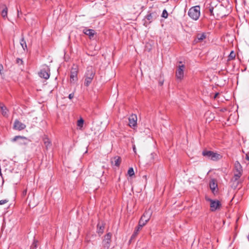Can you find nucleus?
Instances as JSON below:
<instances>
[{
	"label": "nucleus",
	"instance_id": "393cba45",
	"mask_svg": "<svg viewBox=\"0 0 249 249\" xmlns=\"http://www.w3.org/2000/svg\"><path fill=\"white\" fill-rule=\"evenodd\" d=\"M143 226H140V224H138L137 227H136L131 237V240L134 239L138 235L139 231Z\"/></svg>",
	"mask_w": 249,
	"mask_h": 249
},
{
	"label": "nucleus",
	"instance_id": "423d86ee",
	"mask_svg": "<svg viewBox=\"0 0 249 249\" xmlns=\"http://www.w3.org/2000/svg\"><path fill=\"white\" fill-rule=\"evenodd\" d=\"M240 174V173L234 174L233 177L231 180V187L233 189H236L239 184L242 183V181L239 180V178L241 176Z\"/></svg>",
	"mask_w": 249,
	"mask_h": 249
},
{
	"label": "nucleus",
	"instance_id": "6ab92c4d",
	"mask_svg": "<svg viewBox=\"0 0 249 249\" xmlns=\"http://www.w3.org/2000/svg\"><path fill=\"white\" fill-rule=\"evenodd\" d=\"M0 108L1 109V114L2 115L4 116V117H8V109H7V108L5 106V105L2 104V103H1L0 102Z\"/></svg>",
	"mask_w": 249,
	"mask_h": 249
},
{
	"label": "nucleus",
	"instance_id": "4c0bfd02",
	"mask_svg": "<svg viewBox=\"0 0 249 249\" xmlns=\"http://www.w3.org/2000/svg\"><path fill=\"white\" fill-rule=\"evenodd\" d=\"M246 159L249 161V152L246 154Z\"/></svg>",
	"mask_w": 249,
	"mask_h": 249
},
{
	"label": "nucleus",
	"instance_id": "7ed1b4c3",
	"mask_svg": "<svg viewBox=\"0 0 249 249\" xmlns=\"http://www.w3.org/2000/svg\"><path fill=\"white\" fill-rule=\"evenodd\" d=\"M200 7L199 6H195L191 7L188 13V16L193 19L196 20L200 15Z\"/></svg>",
	"mask_w": 249,
	"mask_h": 249
},
{
	"label": "nucleus",
	"instance_id": "f03ea898",
	"mask_svg": "<svg viewBox=\"0 0 249 249\" xmlns=\"http://www.w3.org/2000/svg\"><path fill=\"white\" fill-rule=\"evenodd\" d=\"M202 155L204 157H205L209 159H210L213 161H217L220 160L222 156L215 152H214L212 151H208L207 150H204L202 151Z\"/></svg>",
	"mask_w": 249,
	"mask_h": 249
},
{
	"label": "nucleus",
	"instance_id": "f8f14e48",
	"mask_svg": "<svg viewBox=\"0 0 249 249\" xmlns=\"http://www.w3.org/2000/svg\"><path fill=\"white\" fill-rule=\"evenodd\" d=\"M95 75V70L92 66H88L87 68L84 76L92 77L93 79Z\"/></svg>",
	"mask_w": 249,
	"mask_h": 249
},
{
	"label": "nucleus",
	"instance_id": "20e7f679",
	"mask_svg": "<svg viewBox=\"0 0 249 249\" xmlns=\"http://www.w3.org/2000/svg\"><path fill=\"white\" fill-rule=\"evenodd\" d=\"M159 15L156 11H149L146 15L144 17V19L145 20L144 25L146 26L147 24L151 23L153 20H155Z\"/></svg>",
	"mask_w": 249,
	"mask_h": 249
},
{
	"label": "nucleus",
	"instance_id": "f3484780",
	"mask_svg": "<svg viewBox=\"0 0 249 249\" xmlns=\"http://www.w3.org/2000/svg\"><path fill=\"white\" fill-rule=\"evenodd\" d=\"M43 142L45 146L46 150H48L52 146V142L47 135H44L43 138Z\"/></svg>",
	"mask_w": 249,
	"mask_h": 249
},
{
	"label": "nucleus",
	"instance_id": "9d476101",
	"mask_svg": "<svg viewBox=\"0 0 249 249\" xmlns=\"http://www.w3.org/2000/svg\"><path fill=\"white\" fill-rule=\"evenodd\" d=\"M38 75L41 78L48 79L50 76V69L48 67L42 69L38 72Z\"/></svg>",
	"mask_w": 249,
	"mask_h": 249
},
{
	"label": "nucleus",
	"instance_id": "473e14b6",
	"mask_svg": "<svg viewBox=\"0 0 249 249\" xmlns=\"http://www.w3.org/2000/svg\"><path fill=\"white\" fill-rule=\"evenodd\" d=\"M8 200L7 199H3V200H0V205H2L5 203H6L7 202H8Z\"/></svg>",
	"mask_w": 249,
	"mask_h": 249
},
{
	"label": "nucleus",
	"instance_id": "5701e85b",
	"mask_svg": "<svg viewBox=\"0 0 249 249\" xmlns=\"http://www.w3.org/2000/svg\"><path fill=\"white\" fill-rule=\"evenodd\" d=\"M235 168L237 172L236 174H240V175H242L243 170L242 167L239 161H236L234 164Z\"/></svg>",
	"mask_w": 249,
	"mask_h": 249
},
{
	"label": "nucleus",
	"instance_id": "f704fd0d",
	"mask_svg": "<svg viewBox=\"0 0 249 249\" xmlns=\"http://www.w3.org/2000/svg\"><path fill=\"white\" fill-rule=\"evenodd\" d=\"M37 241L34 240L33 243L32 244V247H34V249H35L37 247Z\"/></svg>",
	"mask_w": 249,
	"mask_h": 249
},
{
	"label": "nucleus",
	"instance_id": "1a4fd4ad",
	"mask_svg": "<svg viewBox=\"0 0 249 249\" xmlns=\"http://www.w3.org/2000/svg\"><path fill=\"white\" fill-rule=\"evenodd\" d=\"M112 234L110 232L107 233L104 236V238L103 240V246L104 249H108L110 246L111 238Z\"/></svg>",
	"mask_w": 249,
	"mask_h": 249
},
{
	"label": "nucleus",
	"instance_id": "412c9836",
	"mask_svg": "<svg viewBox=\"0 0 249 249\" xmlns=\"http://www.w3.org/2000/svg\"><path fill=\"white\" fill-rule=\"evenodd\" d=\"M105 229V224L102 222H99L97 226V232L101 235L103 233Z\"/></svg>",
	"mask_w": 249,
	"mask_h": 249
},
{
	"label": "nucleus",
	"instance_id": "4be33fe9",
	"mask_svg": "<svg viewBox=\"0 0 249 249\" xmlns=\"http://www.w3.org/2000/svg\"><path fill=\"white\" fill-rule=\"evenodd\" d=\"M206 38V34L205 33H203L201 34H197L196 35V38L195 39V41L196 42H198L199 41H201L205 39Z\"/></svg>",
	"mask_w": 249,
	"mask_h": 249
},
{
	"label": "nucleus",
	"instance_id": "72a5a7b5",
	"mask_svg": "<svg viewBox=\"0 0 249 249\" xmlns=\"http://www.w3.org/2000/svg\"><path fill=\"white\" fill-rule=\"evenodd\" d=\"M16 62L18 64H22L23 63V61L22 59L19 58H18L17 59H16Z\"/></svg>",
	"mask_w": 249,
	"mask_h": 249
},
{
	"label": "nucleus",
	"instance_id": "c9c22d12",
	"mask_svg": "<svg viewBox=\"0 0 249 249\" xmlns=\"http://www.w3.org/2000/svg\"><path fill=\"white\" fill-rule=\"evenodd\" d=\"M3 70V66L1 64H0V74L1 75L2 74V71Z\"/></svg>",
	"mask_w": 249,
	"mask_h": 249
},
{
	"label": "nucleus",
	"instance_id": "9b49d317",
	"mask_svg": "<svg viewBox=\"0 0 249 249\" xmlns=\"http://www.w3.org/2000/svg\"><path fill=\"white\" fill-rule=\"evenodd\" d=\"M78 70V66L77 65H73L71 71L70 79L71 82L77 80Z\"/></svg>",
	"mask_w": 249,
	"mask_h": 249
},
{
	"label": "nucleus",
	"instance_id": "c756f323",
	"mask_svg": "<svg viewBox=\"0 0 249 249\" xmlns=\"http://www.w3.org/2000/svg\"><path fill=\"white\" fill-rule=\"evenodd\" d=\"M84 121L82 118H80L77 121V125L79 127H82L84 124Z\"/></svg>",
	"mask_w": 249,
	"mask_h": 249
},
{
	"label": "nucleus",
	"instance_id": "bb28decb",
	"mask_svg": "<svg viewBox=\"0 0 249 249\" xmlns=\"http://www.w3.org/2000/svg\"><path fill=\"white\" fill-rule=\"evenodd\" d=\"M20 44L24 51L27 49L26 41L23 36L20 40Z\"/></svg>",
	"mask_w": 249,
	"mask_h": 249
},
{
	"label": "nucleus",
	"instance_id": "f257e3e1",
	"mask_svg": "<svg viewBox=\"0 0 249 249\" xmlns=\"http://www.w3.org/2000/svg\"><path fill=\"white\" fill-rule=\"evenodd\" d=\"M206 10L210 12L211 16L217 18H222L229 14L226 7L221 3L214 5L211 2Z\"/></svg>",
	"mask_w": 249,
	"mask_h": 249
},
{
	"label": "nucleus",
	"instance_id": "4468645a",
	"mask_svg": "<svg viewBox=\"0 0 249 249\" xmlns=\"http://www.w3.org/2000/svg\"><path fill=\"white\" fill-rule=\"evenodd\" d=\"M18 140H20L21 141L19 142V144L26 145L28 144L29 142V140L27 138L21 136H16L14 138H13L12 141L14 142L17 141Z\"/></svg>",
	"mask_w": 249,
	"mask_h": 249
},
{
	"label": "nucleus",
	"instance_id": "58836bf2",
	"mask_svg": "<svg viewBox=\"0 0 249 249\" xmlns=\"http://www.w3.org/2000/svg\"><path fill=\"white\" fill-rule=\"evenodd\" d=\"M219 94L218 92L216 93L214 95V98H216L217 96Z\"/></svg>",
	"mask_w": 249,
	"mask_h": 249
},
{
	"label": "nucleus",
	"instance_id": "cd10ccee",
	"mask_svg": "<svg viewBox=\"0 0 249 249\" xmlns=\"http://www.w3.org/2000/svg\"><path fill=\"white\" fill-rule=\"evenodd\" d=\"M8 8L5 6L1 12V15L3 18H6L7 16Z\"/></svg>",
	"mask_w": 249,
	"mask_h": 249
},
{
	"label": "nucleus",
	"instance_id": "a19ab883",
	"mask_svg": "<svg viewBox=\"0 0 249 249\" xmlns=\"http://www.w3.org/2000/svg\"><path fill=\"white\" fill-rule=\"evenodd\" d=\"M247 238H248V240H249V235H248Z\"/></svg>",
	"mask_w": 249,
	"mask_h": 249
},
{
	"label": "nucleus",
	"instance_id": "aec40b11",
	"mask_svg": "<svg viewBox=\"0 0 249 249\" xmlns=\"http://www.w3.org/2000/svg\"><path fill=\"white\" fill-rule=\"evenodd\" d=\"M148 158L150 164L154 163L157 160V155L155 153L153 152L148 156Z\"/></svg>",
	"mask_w": 249,
	"mask_h": 249
},
{
	"label": "nucleus",
	"instance_id": "7c9ffc66",
	"mask_svg": "<svg viewBox=\"0 0 249 249\" xmlns=\"http://www.w3.org/2000/svg\"><path fill=\"white\" fill-rule=\"evenodd\" d=\"M127 173L130 177H132V176H133L134 175V171L133 168L132 167L129 168L128 170Z\"/></svg>",
	"mask_w": 249,
	"mask_h": 249
},
{
	"label": "nucleus",
	"instance_id": "dca6fc26",
	"mask_svg": "<svg viewBox=\"0 0 249 249\" xmlns=\"http://www.w3.org/2000/svg\"><path fill=\"white\" fill-rule=\"evenodd\" d=\"M130 127H135L137 125V117L135 114H132L128 118Z\"/></svg>",
	"mask_w": 249,
	"mask_h": 249
},
{
	"label": "nucleus",
	"instance_id": "b1692460",
	"mask_svg": "<svg viewBox=\"0 0 249 249\" xmlns=\"http://www.w3.org/2000/svg\"><path fill=\"white\" fill-rule=\"evenodd\" d=\"M83 32L86 35L89 36L90 38H91L92 37H93L94 35L95 34V31L92 29H86L84 30Z\"/></svg>",
	"mask_w": 249,
	"mask_h": 249
},
{
	"label": "nucleus",
	"instance_id": "a878e982",
	"mask_svg": "<svg viewBox=\"0 0 249 249\" xmlns=\"http://www.w3.org/2000/svg\"><path fill=\"white\" fill-rule=\"evenodd\" d=\"M84 85L86 87H89V85L91 83L92 80L93 79H92V77H88L87 76H84Z\"/></svg>",
	"mask_w": 249,
	"mask_h": 249
},
{
	"label": "nucleus",
	"instance_id": "a211bd4d",
	"mask_svg": "<svg viewBox=\"0 0 249 249\" xmlns=\"http://www.w3.org/2000/svg\"><path fill=\"white\" fill-rule=\"evenodd\" d=\"M121 161V158L119 156H115L111 160V164L117 167L120 166Z\"/></svg>",
	"mask_w": 249,
	"mask_h": 249
},
{
	"label": "nucleus",
	"instance_id": "0eeeda50",
	"mask_svg": "<svg viewBox=\"0 0 249 249\" xmlns=\"http://www.w3.org/2000/svg\"><path fill=\"white\" fill-rule=\"evenodd\" d=\"M185 66L184 65L182 64L179 65L176 72V77L178 82L181 81L184 78V71Z\"/></svg>",
	"mask_w": 249,
	"mask_h": 249
},
{
	"label": "nucleus",
	"instance_id": "79ce46f5",
	"mask_svg": "<svg viewBox=\"0 0 249 249\" xmlns=\"http://www.w3.org/2000/svg\"><path fill=\"white\" fill-rule=\"evenodd\" d=\"M17 10H18V15L19 11V10L18 9H17Z\"/></svg>",
	"mask_w": 249,
	"mask_h": 249
},
{
	"label": "nucleus",
	"instance_id": "2eb2a0df",
	"mask_svg": "<svg viewBox=\"0 0 249 249\" xmlns=\"http://www.w3.org/2000/svg\"><path fill=\"white\" fill-rule=\"evenodd\" d=\"M14 128L18 130H22L25 128L26 125L19 122L18 120H16L14 124Z\"/></svg>",
	"mask_w": 249,
	"mask_h": 249
},
{
	"label": "nucleus",
	"instance_id": "37998d69",
	"mask_svg": "<svg viewBox=\"0 0 249 249\" xmlns=\"http://www.w3.org/2000/svg\"><path fill=\"white\" fill-rule=\"evenodd\" d=\"M179 63L180 64H181L182 62H181V61H179Z\"/></svg>",
	"mask_w": 249,
	"mask_h": 249
},
{
	"label": "nucleus",
	"instance_id": "ddd939ff",
	"mask_svg": "<svg viewBox=\"0 0 249 249\" xmlns=\"http://www.w3.org/2000/svg\"><path fill=\"white\" fill-rule=\"evenodd\" d=\"M209 186L213 194H215L218 192L217 184L215 179H211L209 182Z\"/></svg>",
	"mask_w": 249,
	"mask_h": 249
},
{
	"label": "nucleus",
	"instance_id": "c85d7f7f",
	"mask_svg": "<svg viewBox=\"0 0 249 249\" xmlns=\"http://www.w3.org/2000/svg\"><path fill=\"white\" fill-rule=\"evenodd\" d=\"M235 57V54L233 51H231L229 55V60L234 59Z\"/></svg>",
	"mask_w": 249,
	"mask_h": 249
},
{
	"label": "nucleus",
	"instance_id": "6e6552de",
	"mask_svg": "<svg viewBox=\"0 0 249 249\" xmlns=\"http://www.w3.org/2000/svg\"><path fill=\"white\" fill-rule=\"evenodd\" d=\"M206 200L210 202V210L212 212H214L216 210L220 209L221 207V203L220 201L218 200L207 198Z\"/></svg>",
	"mask_w": 249,
	"mask_h": 249
},
{
	"label": "nucleus",
	"instance_id": "39448f33",
	"mask_svg": "<svg viewBox=\"0 0 249 249\" xmlns=\"http://www.w3.org/2000/svg\"><path fill=\"white\" fill-rule=\"evenodd\" d=\"M151 214L152 213L149 210L145 211L139 221L140 226H144L145 225L150 219Z\"/></svg>",
	"mask_w": 249,
	"mask_h": 249
},
{
	"label": "nucleus",
	"instance_id": "ea45409f",
	"mask_svg": "<svg viewBox=\"0 0 249 249\" xmlns=\"http://www.w3.org/2000/svg\"><path fill=\"white\" fill-rule=\"evenodd\" d=\"M133 151H134V152L136 153V147L135 145L133 146Z\"/></svg>",
	"mask_w": 249,
	"mask_h": 249
},
{
	"label": "nucleus",
	"instance_id": "2f4dec72",
	"mask_svg": "<svg viewBox=\"0 0 249 249\" xmlns=\"http://www.w3.org/2000/svg\"><path fill=\"white\" fill-rule=\"evenodd\" d=\"M168 16V13L167 11H166V9H164L162 11L161 17L162 18H167Z\"/></svg>",
	"mask_w": 249,
	"mask_h": 249
},
{
	"label": "nucleus",
	"instance_id": "e433bc0d",
	"mask_svg": "<svg viewBox=\"0 0 249 249\" xmlns=\"http://www.w3.org/2000/svg\"><path fill=\"white\" fill-rule=\"evenodd\" d=\"M74 97V93H70L69 95V98L70 99H72Z\"/></svg>",
	"mask_w": 249,
	"mask_h": 249
}]
</instances>
